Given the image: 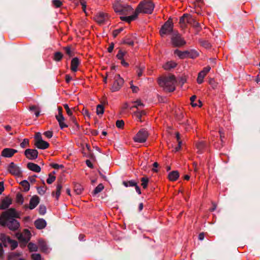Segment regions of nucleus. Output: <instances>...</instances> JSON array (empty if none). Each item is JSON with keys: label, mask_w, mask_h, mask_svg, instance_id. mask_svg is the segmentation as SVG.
<instances>
[{"label": "nucleus", "mask_w": 260, "mask_h": 260, "mask_svg": "<svg viewBox=\"0 0 260 260\" xmlns=\"http://www.w3.org/2000/svg\"><path fill=\"white\" fill-rule=\"evenodd\" d=\"M15 218H19L18 213L14 208L9 209L0 216V225L7 226L11 231H16L20 227V223Z\"/></svg>", "instance_id": "nucleus-1"}, {"label": "nucleus", "mask_w": 260, "mask_h": 260, "mask_svg": "<svg viewBox=\"0 0 260 260\" xmlns=\"http://www.w3.org/2000/svg\"><path fill=\"white\" fill-rule=\"evenodd\" d=\"M176 82L174 75L164 76L160 77L158 80L159 85L167 92H173L175 89V84Z\"/></svg>", "instance_id": "nucleus-2"}, {"label": "nucleus", "mask_w": 260, "mask_h": 260, "mask_svg": "<svg viewBox=\"0 0 260 260\" xmlns=\"http://www.w3.org/2000/svg\"><path fill=\"white\" fill-rule=\"evenodd\" d=\"M154 8V4L151 0H144L138 5L136 10L139 13L151 14Z\"/></svg>", "instance_id": "nucleus-3"}, {"label": "nucleus", "mask_w": 260, "mask_h": 260, "mask_svg": "<svg viewBox=\"0 0 260 260\" xmlns=\"http://www.w3.org/2000/svg\"><path fill=\"white\" fill-rule=\"evenodd\" d=\"M179 22L180 24H184L185 26V23L186 22L187 23L194 27L198 32L201 29L200 23L197 22L191 15L187 13L184 14L183 16L180 17Z\"/></svg>", "instance_id": "nucleus-4"}, {"label": "nucleus", "mask_w": 260, "mask_h": 260, "mask_svg": "<svg viewBox=\"0 0 260 260\" xmlns=\"http://www.w3.org/2000/svg\"><path fill=\"white\" fill-rule=\"evenodd\" d=\"M31 233L27 229H24L23 233H17L16 234V237L21 243L20 246L24 247L30 240Z\"/></svg>", "instance_id": "nucleus-5"}, {"label": "nucleus", "mask_w": 260, "mask_h": 260, "mask_svg": "<svg viewBox=\"0 0 260 260\" xmlns=\"http://www.w3.org/2000/svg\"><path fill=\"white\" fill-rule=\"evenodd\" d=\"M174 53L181 59H184L185 58H196L199 56L198 52L194 50H186L184 51H181L178 49H176L174 51Z\"/></svg>", "instance_id": "nucleus-6"}, {"label": "nucleus", "mask_w": 260, "mask_h": 260, "mask_svg": "<svg viewBox=\"0 0 260 260\" xmlns=\"http://www.w3.org/2000/svg\"><path fill=\"white\" fill-rule=\"evenodd\" d=\"M113 8L116 13L123 15H128L131 14L133 11L132 7L131 6L127 5H125L118 4L115 5Z\"/></svg>", "instance_id": "nucleus-7"}, {"label": "nucleus", "mask_w": 260, "mask_h": 260, "mask_svg": "<svg viewBox=\"0 0 260 260\" xmlns=\"http://www.w3.org/2000/svg\"><path fill=\"white\" fill-rule=\"evenodd\" d=\"M173 32V23L171 18H169L162 25L159 30V34L161 37L165 35H169Z\"/></svg>", "instance_id": "nucleus-8"}, {"label": "nucleus", "mask_w": 260, "mask_h": 260, "mask_svg": "<svg viewBox=\"0 0 260 260\" xmlns=\"http://www.w3.org/2000/svg\"><path fill=\"white\" fill-rule=\"evenodd\" d=\"M114 79V82L111 88L112 92L118 91L121 88L124 83V80L120 77L119 74L116 75Z\"/></svg>", "instance_id": "nucleus-9"}, {"label": "nucleus", "mask_w": 260, "mask_h": 260, "mask_svg": "<svg viewBox=\"0 0 260 260\" xmlns=\"http://www.w3.org/2000/svg\"><path fill=\"white\" fill-rule=\"evenodd\" d=\"M171 41L173 45L175 47H180L186 44L185 40H184L181 37V36L177 32L173 33Z\"/></svg>", "instance_id": "nucleus-10"}, {"label": "nucleus", "mask_w": 260, "mask_h": 260, "mask_svg": "<svg viewBox=\"0 0 260 260\" xmlns=\"http://www.w3.org/2000/svg\"><path fill=\"white\" fill-rule=\"evenodd\" d=\"M148 134L147 131L144 128L140 129L136 136L134 138L135 142L138 143H144L146 141Z\"/></svg>", "instance_id": "nucleus-11"}, {"label": "nucleus", "mask_w": 260, "mask_h": 260, "mask_svg": "<svg viewBox=\"0 0 260 260\" xmlns=\"http://www.w3.org/2000/svg\"><path fill=\"white\" fill-rule=\"evenodd\" d=\"M93 18L99 24H103L108 19V15L103 12H99L94 16Z\"/></svg>", "instance_id": "nucleus-12"}, {"label": "nucleus", "mask_w": 260, "mask_h": 260, "mask_svg": "<svg viewBox=\"0 0 260 260\" xmlns=\"http://www.w3.org/2000/svg\"><path fill=\"white\" fill-rule=\"evenodd\" d=\"M24 155L29 160H34L38 157V151L36 149H27L24 151Z\"/></svg>", "instance_id": "nucleus-13"}, {"label": "nucleus", "mask_w": 260, "mask_h": 260, "mask_svg": "<svg viewBox=\"0 0 260 260\" xmlns=\"http://www.w3.org/2000/svg\"><path fill=\"white\" fill-rule=\"evenodd\" d=\"M8 171L11 174L15 176H20L22 174L20 168L13 162L9 165Z\"/></svg>", "instance_id": "nucleus-14"}, {"label": "nucleus", "mask_w": 260, "mask_h": 260, "mask_svg": "<svg viewBox=\"0 0 260 260\" xmlns=\"http://www.w3.org/2000/svg\"><path fill=\"white\" fill-rule=\"evenodd\" d=\"M17 152L18 151L16 149L10 148H6L2 151L1 155L4 157L10 158Z\"/></svg>", "instance_id": "nucleus-15"}, {"label": "nucleus", "mask_w": 260, "mask_h": 260, "mask_svg": "<svg viewBox=\"0 0 260 260\" xmlns=\"http://www.w3.org/2000/svg\"><path fill=\"white\" fill-rule=\"evenodd\" d=\"M40 202V198L37 196H34L30 200L29 208L30 210L34 209L37 207Z\"/></svg>", "instance_id": "nucleus-16"}, {"label": "nucleus", "mask_w": 260, "mask_h": 260, "mask_svg": "<svg viewBox=\"0 0 260 260\" xmlns=\"http://www.w3.org/2000/svg\"><path fill=\"white\" fill-rule=\"evenodd\" d=\"M138 15H139V13L135 10V11L134 12V13L133 15H132L131 16H121L120 17V18L121 20L126 21V22H128V23H130L131 22V21L137 19Z\"/></svg>", "instance_id": "nucleus-17"}, {"label": "nucleus", "mask_w": 260, "mask_h": 260, "mask_svg": "<svg viewBox=\"0 0 260 260\" xmlns=\"http://www.w3.org/2000/svg\"><path fill=\"white\" fill-rule=\"evenodd\" d=\"M47 223L45 219L39 218L35 221V225L37 229L42 230L46 226Z\"/></svg>", "instance_id": "nucleus-18"}, {"label": "nucleus", "mask_w": 260, "mask_h": 260, "mask_svg": "<svg viewBox=\"0 0 260 260\" xmlns=\"http://www.w3.org/2000/svg\"><path fill=\"white\" fill-rule=\"evenodd\" d=\"M35 145L37 148L40 149H45L49 147V144L43 140L36 141L35 143Z\"/></svg>", "instance_id": "nucleus-19"}, {"label": "nucleus", "mask_w": 260, "mask_h": 260, "mask_svg": "<svg viewBox=\"0 0 260 260\" xmlns=\"http://www.w3.org/2000/svg\"><path fill=\"white\" fill-rule=\"evenodd\" d=\"M27 167L29 170L36 173H39L41 170V167L39 165L33 162L27 163Z\"/></svg>", "instance_id": "nucleus-20"}, {"label": "nucleus", "mask_w": 260, "mask_h": 260, "mask_svg": "<svg viewBox=\"0 0 260 260\" xmlns=\"http://www.w3.org/2000/svg\"><path fill=\"white\" fill-rule=\"evenodd\" d=\"M38 247L40 250L43 252H47L48 246L45 241L43 239H39L38 242Z\"/></svg>", "instance_id": "nucleus-21"}, {"label": "nucleus", "mask_w": 260, "mask_h": 260, "mask_svg": "<svg viewBox=\"0 0 260 260\" xmlns=\"http://www.w3.org/2000/svg\"><path fill=\"white\" fill-rule=\"evenodd\" d=\"M80 64V61L78 58L74 57L71 61V69L73 72H76L77 71V68Z\"/></svg>", "instance_id": "nucleus-22"}, {"label": "nucleus", "mask_w": 260, "mask_h": 260, "mask_svg": "<svg viewBox=\"0 0 260 260\" xmlns=\"http://www.w3.org/2000/svg\"><path fill=\"white\" fill-rule=\"evenodd\" d=\"M11 203V200L8 198L4 199L0 204V209L4 210L8 208Z\"/></svg>", "instance_id": "nucleus-23"}, {"label": "nucleus", "mask_w": 260, "mask_h": 260, "mask_svg": "<svg viewBox=\"0 0 260 260\" xmlns=\"http://www.w3.org/2000/svg\"><path fill=\"white\" fill-rule=\"evenodd\" d=\"M179 177V173L177 171H173L168 174V178L170 181H176Z\"/></svg>", "instance_id": "nucleus-24"}, {"label": "nucleus", "mask_w": 260, "mask_h": 260, "mask_svg": "<svg viewBox=\"0 0 260 260\" xmlns=\"http://www.w3.org/2000/svg\"><path fill=\"white\" fill-rule=\"evenodd\" d=\"M10 238L9 236H7L5 234H1L0 235V240L3 243V245L5 247L7 246V243H8Z\"/></svg>", "instance_id": "nucleus-25"}, {"label": "nucleus", "mask_w": 260, "mask_h": 260, "mask_svg": "<svg viewBox=\"0 0 260 260\" xmlns=\"http://www.w3.org/2000/svg\"><path fill=\"white\" fill-rule=\"evenodd\" d=\"M177 63L174 61H170L166 63L164 66L163 68L166 70H170L171 69L174 68L176 67Z\"/></svg>", "instance_id": "nucleus-26"}, {"label": "nucleus", "mask_w": 260, "mask_h": 260, "mask_svg": "<svg viewBox=\"0 0 260 260\" xmlns=\"http://www.w3.org/2000/svg\"><path fill=\"white\" fill-rule=\"evenodd\" d=\"M20 184L22 186L23 191L27 192L29 190L30 185L28 181L23 180L20 183Z\"/></svg>", "instance_id": "nucleus-27"}, {"label": "nucleus", "mask_w": 260, "mask_h": 260, "mask_svg": "<svg viewBox=\"0 0 260 260\" xmlns=\"http://www.w3.org/2000/svg\"><path fill=\"white\" fill-rule=\"evenodd\" d=\"M117 58L120 60L124 59L125 57L126 59L127 58V52L125 51H122L121 49H120L116 55Z\"/></svg>", "instance_id": "nucleus-28"}, {"label": "nucleus", "mask_w": 260, "mask_h": 260, "mask_svg": "<svg viewBox=\"0 0 260 260\" xmlns=\"http://www.w3.org/2000/svg\"><path fill=\"white\" fill-rule=\"evenodd\" d=\"M196 146L198 149V152L202 153L204 148L206 147V144L205 142L201 141L197 143Z\"/></svg>", "instance_id": "nucleus-29"}, {"label": "nucleus", "mask_w": 260, "mask_h": 260, "mask_svg": "<svg viewBox=\"0 0 260 260\" xmlns=\"http://www.w3.org/2000/svg\"><path fill=\"white\" fill-rule=\"evenodd\" d=\"M104 188V186L103 185V184L100 183L95 188V189L92 191V193L93 195H95L99 193V192H101Z\"/></svg>", "instance_id": "nucleus-30"}, {"label": "nucleus", "mask_w": 260, "mask_h": 260, "mask_svg": "<svg viewBox=\"0 0 260 260\" xmlns=\"http://www.w3.org/2000/svg\"><path fill=\"white\" fill-rule=\"evenodd\" d=\"M83 190V187L78 183H76L74 185V191L77 194H80Z\"/></svg>", "instance_id": "nucleus-31"}, {"label": "nucleus", "mask_w": 260, "mask_h": 260, "mask_svg": "<svg viewBox=\"0 0 260 260\" xmlns=\"http://www.w3.org/2000/svg\"><path fill=\"white\" fill-rule=\"evenodd\" d=\"M27 247L30 252L37 251L38 249V246L32 242L29 243Z\"/></svg>", "instance_id": "nucleus-32"}, {"label": "nucleus", "mask_w": 260, "mask_h": 260, "mask_svg": "<svg viewBox=\"0 0 260 260\" xmlns=\"http://www.w3.org/2000/svg\"><path fill=\"white\" fill-rule=\"evenodd\" d=\"M137 184V183L134 180H130L128 181H124L122 182V184L125 187L135 186Z\"/></svg>", "instance_id": "nucleus-33"}, {"label": "nucleus", "mask_w": 260, "mask_h": 260, "mask_svg": "<svg viewBox=\"0 0 260 260\" xmlns=\"http://www.w3.org/2000/svg\"><path fill=\"white\" fill-rule=\"evenodd\" d=\"M56 120L58 122L59 125V126H60L61 129H63V128H64L65 127H68V125L64 122V121L65 120L64 118H63V119H61L60 118H57V119H56Z\"/></svg>", "instance_id": "nucleus-34"}, {"label": "nucleus", "mask_w": 260, "mask_h": 260, "mask_svg": "<svg viewBox=\"0 0 260 260\" xmlns=\"http://www.w3.org/2000/svg\"><path fill=\"white\" fill-rule=\"evenodd\" d=\"M63 54L60 52H56L54 53V60L56 61H59L61 60Z\"/></svg>", "instance_id": "nucleus-35"}, {"label": "nucleus", "mask_w": 260, "mask_h": 260, "mask_svg": "<svg viewBox=\"0 0 260 260\" xmlns=\"http://www.w3.org/2000/svg\"><path fill=\"white\" fill-rule=\"evenodd\" d=\"M11 245V249L12 250L15 249L18 246V243L16 241L12 240L10 238L8 243Z\"/></svg>", "instance_id": "nucleus-36"}, {"label": "nucleus", "mask_w": 260, "mask_h": 260, "mask_svg": "<svg viewBox=\"0 0 260 260\" xmlns=\"http://www.w3.org/2000/svg\"><path fill=\"white\" fill-rule=\"evenodd\" d=\"M62 189V185L60 183H58L56 186V191L55 192V197L57 200L58 199Z\"/></svg>", "instance_id": "nucleus-37"}, {"label": "nucleus", "mask_w": 260, "mask_h": 260, "mask_svg": "<svg viewBox=\"0 0 260 260\" xmlns=\"http://www.w3.org/2000/svg\"><path fill=\"white\" fill-rule=\"evenodd\" d=\"M21 255L20 253H11L8 255V260H15Z\"/></svg>", "instance_id": "nucleus-38"}, {"label": "nucleus", "mask_w": 260, "mask_h": 260, "mask_svg": "<svg viewBox=\"0 0 260 260\" xmlns=\"http://www.w3.org/2000/svg\"><path fill=\"white\" fill-rule=\"evenodd\" d=\"M141 181H142L141 185L143 188L145 189L147 188L148 183L149 182V179L147 177H143L141 179Z\"/></svg>", "instance_id": "nucleus-39"}, {"label": "nucleus", "mask_w": 260, "mask_h": 260, "mask_svg": "<svg viewBox=\"0 0 260 260\" xmlns=\"http://www.w3.org/2000/svg\"><path fill=\"white\" fill-rule=\"evenodd\" d=\"M104 112V107L102 105H98L96 107V114L102 115Z\"/></svg>", "instance_id": "nucleus-40"}, {"label": "nucleus", "mask_w": 260, "mask_h": 260, "mask_svg": "<svg viewBox=\"0 0 260 260\" xmlns=\"http://www.w3.org/2000/svg\"><path fill=\"white\" fill-rule=\"evenodd\" d=\"M205 76V75L203 73H201L200 72L198 74V76L197 78V82L199 84L202 83L204 81V78Z\"/></svg>", "instance_id": "nucleus-41"}, {"label": "nucleus", "mask_w": 260, "mask_h": 260, "mask_svg": "<svg viewBox=\"0 0 260 260\" xmlns=\"http://www.w3.org/2000/svg\"><path fill=\"white\" fill-rule=\"evenodd\" d=\"M16 202L20 204L23 203V197L20 192H18L16 194Z\"/></svg>", "instance_id": "nucleus-42"}, {"label": "nucleus", "mask_w": 260, "mask_h": 260, "mask_svg": "<svg viewBox=\"0 0 260 260\" xmlns=\"http://www.w3.org/2000/svg\"><path fill=\"white\" fill-rule=\"evenodd\" d=\"M46 212V206L44 205H41L39 208V213L40 215H44Z\"/></svg>", "instance_id": "nucleus-43"}, {"label": "nucleus", "mask_w": 260, "mask_h": 260, "mask_svg": "<svg viewBox=\"0 0 260 260\" xmlns=\"http://www.w3.org/2000/svg\"><path fill=\"white\" fill-rule=\"evenodd\" d=\"M200 43L202 46L206 48H210L211 46L210 43L206 40H201Z\"/></svg>", "instance_id": "nucleus-44"}, {"label": "nucleus", "mask_w": 260, "mask_h": 260, "mask_svg": "<svg viewBox=\"0 0 260 260\" xmlns=\"http://www.w3.org/2000/svg\"><path fill=\"white\" fill-rule=\"evenodd\" d=\"M64 49L66 51V54L68 55L69 57H71L74 55V53L71 50V48L70 46L66 47L64 48Z\"/></svg>", "instance_id": "nucleus-45"}, {"label": "nucleus", "mask_w": 260, "mask_h": 260, "mask_svg": "<svg viewBox=\"0 0 260 260\" xmlns=\"http://www.w3.org/2000/svg\"><path fill=\"white\" fill-rule=\"evenodd\" d=\"M134 103L135 104V105H134L131 108V109H132L133 108H138L139 107H144V105L141 102L140 100H137L135 102H134Z\"/></svg>", "instance_id": "nucleus-46"}, {"label": "nucleus", "mask_w": 260, "mask_h": 260, "mask_svg": "<svg viewBox=\"0 0 260 260\" xmlns=\"http://www.w3.org/2000/svg\"><path fill=\"white\" fill-rule=\"evenodd\" d=\"M20 147L22 148L29 146V140L28 139H24L23 141L20 143Z\"/></svg>", "instance_id": "nucleus-47"}, {"label": "nucleus", "mask_w": 260, "mask_h": 260, "mask_svg": "<svg viewBox=\"0 0 260 260\" xmlns=\"http://www.w3.org/2000/svg\"><path fill=\"white\" fill-rule=\"evenodd\" d=\"M37 191H38V193L40 194V195H43L45 192H46V187H37Z\"/></svg>", "instance_id": "nucleus-48"}, {"label": "nucleus", "mask_w": 260, "mask_h": 260, "mask_svg": "<svg viewBox=\"0 0 260 260\" xmlns=\"http://www.w3.org/2000/svg\"><path fill=\"white\" fill-rule=\"evenodd\" d=\"M58 114L55 116L56 119L60 118L63 119L64 118L62 115V109L61 107H58Z\"/></svg>", "instance_id": "nucleus-49"}, {"label": "nucleus", "mask_w": 260, "mask_h": 260, "mask_svg": "<svg viewBox=\"0 0 260 260\" xmlns=\"http://www.w3.org/2000/svg\"><path fill=\"white\" fill-rule=\"evenodd\" d=\"M69 116L70 117V120L73 122V123L74 124H76V129H79L80 126L77 123L76 118L74 116H73V114H72V116Z\"/></svg>", "instance_id": "nucleus-50"}, {"label": "nucleus", "mask_w": 260, "mask_h": 260, "mask_svg": "<svg viewBox=\"0 0 260 260\" xmlns=\"http://www.w3.org/2000/svg\"><path fill=\"white\" fill-rule=\"evenodd\" d=\"M56 179L55 176L52 175L51 174L49 175V177L47 179V183L48 184H51L53 183Z\"/></svg>", "instance_id": "nucleus-51"}, {"label": "nucleus", "mask_w": 260, "mask_h": 260, "mask_svg": "<svg viewBox=\"0 0 260 260\" xmlns=\"http://www.w3.org/2000/svg\"><path fill=\"white\" fill-rule=\"evenodd\" d=\"M31 258L33 260H42V257L39 253H33L31 255Z\"/></svg>", "instance_id": "nucleus-52"}, {"label": "nucleus", "mask_w": 260, "mask_h": 260, "mask_svg": "<svg viewBox=\"0 0 260 260\" xmlns=\"http://www.w3.org/2000/svg\"><path fill=\"white\" fill-rule=\"evenodd\" d=\"M53 5L56 8L60 7L62 3L60 0H52Z\"/></svg>", "instance_id": "nucleus-53"}, {"label": "nucleus", "mask_w": 260, "mask_h": 260, "mask_svg": "<svg viewBox=\"0 0 260 260\" xmlns=\"http://www.w3.org/2000/svg\"><path fill=\"white\" fill-rule=\"evenodd\" d=\"M124 122L122 120H118L116 122V125L117 127L122 128L124 126Z\"/></svg>", "instance_id": "nucleus-54"}, {"label": "nucleus", "mask_w": 260, "mask_h": 260, "mask_svg": "<svg viewBox=\"0 0 260 260\" xmlns=\"http://www.w3.org/2000/svg\"><path fill=\"white\" fill-rule=\"evenodd\" d=\"M122 43L123 44H127L129 46H133L134 45V41L132 40H131L129 38H125Z\"/></svg>", "instance_id": "nucleus-55"}, {"label": "nucleus", "mask_w": 260, "mask_h": 260, "mask_svg": "<svg viewBox=\"0 0 260 260\" xmlns=\"http://www.w3.org/2000/svg\"><path fill=\"white\" fill-rule=\"evenodd\" d=\"M123 28L121 27L118 29H115L113 31V36L114 38H116L117 35L123 30Z\"/></svg>", "instance_id": "nucleus-56"}, {"label": "nucleus", "mask_w": 260, "mask_h": 260, "mask_svg": "<svg viewBox=\"0 0 260 260\" xmlns=\"http://www.w3.org/2000/svg\"><path fill=\"white\" fill-rule=\"evenodd\" d=\"M63 107L64 109H66L67 111V113L69 116H72V114H73V113L71 111V110L70 109L68 105L67 104H64Z\"/></svg>", "instance_id": "nucleus-57"}, {"label": "nucleus", "mask_w": 260, "mask_h": 260, "mask_svg": "<svg viewBox=\"0 0 260 260\" xmlns=\"http://www.w3.org/2000/svg\"><path fill=\"white\" fill-rule=\"evenodd\" d=\"M196 99L197 96L196 95L192 96L190 99L191 105H192V107H196L198 106V104L194 103V101Z\"/></svg>", "instance_id": "nucleus-58"}, {"label": "nucleus", "mask_w": 260, "mask_h": 260, "mask_svg": "<svg viewBox=\"0 0 260 260\" xmlns=\"http://www.w3.org/2000/svg\"><path fill=\"white\" fill-rule=\"evenodd\" d=\"M51 166L55 169H59L60 168H64L62 165H58L57 164H51Z\"/></svg>", "instance_id": "nucleus-59"}, {"label": "nucleus", "mask_w": 260, "mask_h": 260, "mask_svg": "<svg viewBox=\"0 0 260 260\" xmlns=\"http://www.w3.org/2000/svg\"><path fill=\"white\" fill-rule=\"evenodd\" d=\"M134 114L137 119L139 121H141L142 114L140 113V111H137L134 112Z\"/></svg>", "instance_id": "nucleus-60"}, {"label": "nucleus", "mask_w": 260, "mask_h": 260, "mask_svg": "<svg viewBox=\"0 0 260 260\" xmlns=\"http://www.w3.org/2000/svg\"><path fill=\"white\" fill-rule=\"evenodd\" d=\"M44 135L48 138H51L53 136L52 131H48L44 133Z\"/></svg>", "instance_id": "nucleus-61"}, {"label": "nucleus", "mask_w": 260, "mask_h": 260, "mask_svg": "<svg viewBox=\"0 0 260 260\" xmlns=\"http://www.w3.org/2000/svg\"><path fill=\"white\" fill-rule=\"evenodd\" d=\"M131 88L134 93H137L138 91L139 90V88L137 86H134L132 84V81L131 82Z\"/></svg>", "instance_id": "nucleus-62"}, {"label": "nucleus", "mask_w": 260, "mask_h": 260, "mask_svg": "<svg viewBox=\"0 0 260 260\" xmlns=\"http://www.w3.org/2000/svg\"><path fill=\"white\" fill-rule=\"evenodd\" d=\"M210 69H211L210 67L207 66V67L204 68V69L201 72L203 73L204 74H205L206 75V74L210 71Z\"/></svg>", "instance_id": "nucleus-63"}, {"label": "nucleus", "mask_w": 260, "mask_h": 260, "mask_svg": "<svg viewBox=\"0 0 260 260\" xmlns=\"http://www.w3.org/2000/svg\"><path fill=\"white\" fill-rule=\"evenodd\" d=\"M35 140H36V142L38 141H40V140H43L40 133H37L36 134Z\"/></svg>", "instance_id": "nucleus-64"}]
</instances>
